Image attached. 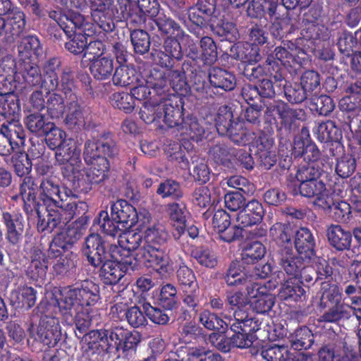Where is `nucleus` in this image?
I'll return each instance as SVG.
<instances>
[{
  "label": "nucleus",
  "instance_id": "nucleus-1",
  "mask_svg": "<svg viewBox=\"0 0 361 361\" xmlns=\"http://www.w3.org/2000/svg\"><path fill=\"white\" fill-rule=\"evenodd\" d=\"M37 186L32 178H25L20 185V192L18 195L11 197V200L17 202L21 200L23 210L27 214L35 212L37 217V229L39 231L51 233L58 226L68 225L80 239L85 233L90 220L89 205L83 200L70 201L66 204L64 209L55 212L49 221L41 219L40 204L37 202L35 190Z\"/></svg>",
  "mask_w": 361,
  "mask_h": 361
},
{
  "label": "nucleus",
  "instance_id": "nucleus-2",
  "mask_svg": "<svg viewBox=\"0 0 361 361\" xmlns=\"http://www.w3.org/2000/svg\"><path fill=\"white\" fill-rule=\"evenodd\" d=\"M88 337L80 361H111L119 350H135L140 342L137 335L120 326L91 330Z\"/></svg>",
  "mask_w": 361,
  "mask_h": 361
},
{
  "label": "nucleus",
  "instance_id": "nucleus-3",
  "mask_svg": "<svg viewBox=\"0 0 361 361\" xmlns=\"http://www.w3.org/2000/svg\"><path fill=\"white\" fill-rule=\"evenodd\" d=\"M178 37H167L164 42L163 50L155 54L157 65L167 70L169 85L173 90H185L186 75L192 78L197 75L200 66L197 64L199 52L195 47L183 57V52Z\"/></svg>",
  "mask_w": 361,
  "mask_h": 361
},
{
  "label": "nucleus",
  "instance_id": "nucleus-4",
  "mask_svg": "<svg viewBox=\"0 0 361 361\" xmlns=\"http://www.w3.org/2000/svg\"><path fill=\"white\" fill-rule=\"evenodd\" d=\"M49 17L55 20L65 34L67 42L66 49L74 55L84 54L87 37L94 33L93 25L86 21L79 13L62 10L51 11Z\"/></svg>",
  "mask_w": 361,
  "mask_h": 361
},
{
  "label": "nucleus",
  "instance_id": "nucleus-5",
  "mask_svg": "<svg viewBox=\"0 0 361 361\" xmlns=\"http://www.w3.org/2000/svg\"><path fill=\"white\" fill-rule=\"evenodd\" d=\"M228 329L233 332L231 336L219 335L216 347L222 353H228L233 348H247L257 339L255 335L259 329L261 322L255 317L235 310L233 317H226Z\"/></svg>",
  "mask_w": 361,
  "mask_h": 361
},
{
  "label": "nucleus",
  "instance_id": "nucleus-6",
  "mask_svg": "<svg viewBox=\"0 0 361 361\" xmlns=\"http://www.w3.org/2000/svg\"><path fill=\"white\" fill-rule=\"evenodd\" d=\"M100 299L99 286L92 280H84L75 287L61 288L56 303L61 314L68 319L72 317V310L75 304L82 308H92Z\"/></svg>",
  "mask_w": 361,
  "mask_h": 361
},
{
  "label": "nucleus",
  "instance_id": "nucleus-7",
  "mask_svg": "<svg viewBox=\"0 0 361 361\" xmlns=\"http://www.w3.org/2000/svg\"><path fill=\"white\" fill-rule=\"evenodd\" d=\"M168 233L159 228H148L145 231V244L141 247L143 255L152 264L159 266V276L166 277L173 271V262L170 255L162 247L168 239Z\"/></svg>",
  "mask_w": 361,
  "mask_h": 361
},
{
  "label": "nucleus",
  "instance_id": "nucleus-8",
  "mask_svg": "<svg viewBox=\"0 0 361 361\" xmlns=\"http://www.w3.org/2000/svg\"><path fill=\"white\" fill-rule=\"evenodd\" d=\"M318 307L320 310H324L320 321L325 323H338L351 316L336 286H330L327 289L322 287Z\"/></svg>",
  "mask_w": 361,
  "mask_h": 361
},
{
  "label": "nucleus",
  "instance_id": "nucleus-9",
  "mask_svg": "<svg viewBox=\"0 0 361 361\" xmlns=\"http://www.w3.org/2000/svg\"><path fill=\"white\" fill-rule=\"evenodd\" d=\"M209 82L196 83L195 90L206 99L214 98L222 94L219 90L230 92L236 86L235 75L231 71L219 67H212L209 71Z\"/></svg>",
  "mask_w": 361,
  "mask_h": 361
},
{
  "label": "nucleus",
  "instance_id": "nucleus-10",
  "mask_svg": "<svg viewBox=\"0 0 361 361\" xmlns=\"http://www.w3.org/2000/svg\"><path fill=\"white\" fill-rule=\"evenodd\" d=\"M188 90L189 85L187 83L185 90H173L175 94H169L166 97L161 98L160 108L162 111V119L168 127H178L185 118L184 105L185 100L188 99L185 94Z\"/></svg>",
  "mask_w": 361,
  "mask_h": 361
},
{
  "label": "nucleus",
  "instance_id": "nucleus-11",
  "mask_svg": "<svg viewBox=\"0 0 361 361\" xmlns=\"http://www.w3.org/2000/svg\"><path fill=\"white\" fill-rule=\"evenodd\" d=\"M118 152L114 135L110 132L102 134L96 141L90 140L85 142L83 159L86 164H92L98 157H114Z\"/></svg>",
  "mask_w": 361,
  "mask_h": 361
},
{
  "label": "nucleus",
  "instance_id": "nucleus-12",
  "mask_svg": "<svg viewBox=\"0 0 361 361\" xmlns=\"http://www.w3.org/2000/svg\"><path fill=\"white\" fill-rule=\"evenodd\" d=\"M39 198L47 212L46 217L41 216V219L45 221H49L51 219V215L55 212H61L60 209H64L67 204L59 185L51 178H44L42 180L39 186Z\"/></svg>",
  "mask_w": 361,
  "mask_h": 361
},
{
  "label": "nucleus",
  "instance_id": "nucleus-13",
  "mask_svg": "<svg viewBox=\"0 0 361 361\" xmlns=\"http://www.w3.org/2000/svg\"><path fill=\"white\" fill-rule=\"evenodd\" d=\"M55 150V164L59 166L63 178H72L74 171L82 164L80 150L71 139Z\"/></svg>",
  "mask_w": 361,
  "mask_h": 361
},
{
  "label": "nucleus",
  "instance_id": "nucleus-14",
  "mask_svg": "<svg viewBox=\"0 0 361 361\" xmlns=\"http://www.w3.org/2000/svg\"><path fill=\"white\" fill-rule=\"evenodd\" d=\"M109 243L99 233H90L82 244L81 252L88 263L94 267H99L106 261Z\"/></svg>",
  "mask_w": 361,
  "mask_h": 361
},
{
  "label": "nucleus",
  "instance_id": "nucleus-15",
  "mask_svg": "<svg viewBox=\"0 0 361 361\" xmlns=\"http://www.w3.org/2000/svg\"><path fill=\"white\" fill-rule=\"evenodd\" d=\"M287 188L288 191L293 195H301L307 198L317 197L318 204H323L326 199L324 196L326 193V188L325 183L315 178L308 180L300 183H296L293 174H290L287 177Z\"/></svg>",
  "mask_w": 361,
  "mask_h": 361
},
{
  "label": "nucleus",
  "instance_id": "nucleus-16",
  "mask_svg": "<svg viewBox=\"0 0 361 361\" xmlns=\"http://www.w3.org/2000/svg\"><path fill=\"white\" fill-rule=\"evenodd\" d=\"M292 155L295 158L303 157L305 162L318 164L322 153L315 142L311 139L309 129L302 127L300 135L295 137Z\"/></svg>",
  "mask_w": 361,
  "mask_h": 361
},
{
  "label": "nucleus",
  "instance_id": "nucleus-17",
  "mask_svg": "<svg viewBox=\"0 0 361 361\" xmlns=\"http://www.w3.org/2000/svg\"><path fill=\"white\" fill-rule=\"evenodd\" d=\"M111 215L117 223L121 224V228L128 230L135 226L138 221L136 209L126 200L120 199L111 203Z\"/></svg>",
  "mask_w": 361,
  "mask_h": 361
},
{
  "label": "nucleus",
  "instance_id": "nucleus-18",
  "mask_svg": "<svg viewBox=\"0 0 361 361\" xmlns=\"http://www.w3.org/2000/svg\"><path fill=\"white\" fill-rule=\"evenodd\" d=\"M37 336L44 345L49 348L55 346L61 336L59 320L54 317L42 316L37 329Z\"/></svg>",
  "mask_w": 361,
  "mask_h": 361
},
{
  "label": "nucleus",
  "instance_id": "nucleus-19",
  "mask_svg": "<svg viewBox=\"0 0 361 361\" xmlns=\"http://www.w3.org/2000/svg\"><path fill=\"white\" fill-rule=\"evenodd\" d=\"M16 78V85H21V88H42V73L35 61H18Z\"/></svg>",
  "mask_w": 361,
  "mask_h": 361
},
{
  "label": "nucleus",
  "instance_id": "nucleus-20",
  "mask_svg": "<svg viewBox=\"0 0 361 361\" xmlns=\"http://www.w3.org/2000/svg\"><path fill=\"white\" fill-rule=\"evenodd\" d=\"M166 212L171 224L174 228L173 237L178 240L185 233L187 215L189 212L185 204H180L177 202L169 203L166 205Z\"/></svg>",
  "mask_w": 361,
  "mask_h": 361
},
{
  "label": "nucleus",
  "instance_id": "nucleus-21",
  "mask_svg": "<svg viewBox=\"0 0 361 361\" xmlns=\"http://www.w3.org/2000/svg\"><path fill=\"white\" fill-rule=\"evenodd\" d=\"M78 98L66 100V116L63 122L72 130L80 131L85 128V107Z\"/></svg>",
  "mask_w": 361,
  "mask_h": 361
},
{
  "label": "nucleus",
  "instance_id": "nucleus-22",
  "mask_svg": "<svg viewBox=\"0 0 361 361\" xmlns=\"http://www.w3.org/2000/svg\"><path fill=\"white\" fill-rule=\"evenodd\" d=\"M2 222L6 229V238L12 245H17L22 239L24 231V219L19 212H3Z\"/></svg>",
  "mask_w": 361,
  "mask_h": 361
},
{
  "label": "nucleus",
  "instance_id": "nucleus-23",
  "mask_svg": "<svg viewBox=\"0 0 361 361\" xmlns=\"http://www.w3.org/2000/svg\"><path fill=\"white\" fill-rule=\"evenodd\" d=\"M293 244L298 254L307 260L316 255V243L312 231L306 227H300L295 231Z\"/></svg>",
  "mask_w": 361,
  "mask_h": 361
},
{
  "label": "nucleus",
  "instance_id": "nucleus-24",
  "mask_svg": "<svg viewBox=\"0 0 361 361\" xmlns=\"http://www.w3.org/2000/svg\"><path fill=\"white\" fill-rule=\"evenodd\" d=\"M264 215L262 204L259 200L252 199L245 202L243 209L239 212L237 221L242 227L252 226L261 223Z\"/></svg>",
  "mask_w": 361,
  "mask_h": 361
},
{
  "label": "nucleus",
  "instance_id": "nucleus-25",
  "mask_svg": "<svg viewBox=\"0 0 361 361\" xmlns=\"http://www.w3.org/2000/svg\"><path fill=\"white\" fill-rule=\"evenodd\" d=\"M61 60L51 57L42 65V88L47 91H56L59 87V74L61 73Z\"/></svg>",
  "mask_w": 361,
  "mask_h": 361
},
{
  "label": "nucleus",
  "instance_id": "nucleus-26",
  "mask_svg": "<svg viewBox=\"0 0 361 361\" xmlns=\"http://www.w3.org/2000/svg\"><path fill=\"white\" fill-rule=\"evenodd\" d=\"M277 258L279 264L288 276L295 279L301 274L306 259L295 254L293 249L277 253Z\"/></svg>",
  "mask_w": 361,
  "mask_h": 361
},
{
  "label": "nucleus",
  "instance_id": "nucleus-27",
  "mask_svg": "<svg viewBox=\"0 0 361 361\" xmlns=\"http://www.w3.org/2000/svg\"><path fill=\"white\" fill-rule=\"evenodd\" d=\"M18 61H35L43 54V48L39 38L35 35L23 37L18 46Z\"/></svg>",
  "mask_w": 361,
  "mask_h": 361
},
{
  "label": "nucleus",
  "instance_id": "nucleus-28",
  "mask_svg": "<svg viewBox=\"0 0 361 361\" xmlns=\"http://www.w3.org/2000/svg\"><path fill=\"white\" fill-rule=\"evenodd\" d=\"M46 255L39 248L34 247L30 251V262L26 268V276L33 281L44 279L48 268Z\"/></svg>",
  "mask_w": 361,
  "mask_h": 361
},
{
  "label": "nucleus",
  "instance_id": "nucleus-29",
  "mask_svg": "<svg viewBox=\"0 0 361 361\" xmlns=\"http://www.w3.org/2000/svg\"><path fill=\"white\" fill-rule=\"evenodd\" d=\"M270 235L279 247L277 253L293 250V237L295 231L289 224L277 222L270 228Z\"/></svg>",
  "mask_w": 361,
  "mask_h": 361
},
{
  "label": "nucleus",
  "instance_id": "nucleus-30",
  "mask_svg": "<svg viewBox=\"0 0 361 361\" xmlns=\"http://www.w3.org/2000/svg\"><path fill=\"white\" fill-rule=\"evenodd\" d=\"M329 245L337 251L350 250L351 247L352 232L344 229L340 225H331L326 231Z\"/></svg>",
  "mask_w": 361,
  "mask_h": 361
},
{
  "label": "nucleus",
  "instance_id": "nucleus-31",
  "mask_svg": "<svg viewBox=\"0 0 361 361\" xmlns=\"http://www.w3.org/2000/svg\"><path fill=\"white\" fill-rule=\"evenodd\" d=\"M37 291L35 288L27 286L18 287L11 291L10 294L11 304L16 309L27 310L34 307L36 303Z\"/></svg>",
  "mask_w": 361,
  "mask_h": 361
},
{
  "label": "nucleus",
  "instance_id": "nucleus-32",
  "mask_svg": "<svg viewBox=\"0 0 361 361\" xmlns=\"http://www.w3.org/2000/svg\"><path fill=\"white\" fill-rule=\"evenodd\" d=\"M18 64L11 56H6L0 61V90L16 85Z\"/></svg>",
  "mask_w": 361,
  "mask_h": 361
},
{
  "label": "nucleus",
  "instance_id": "nucleus-33",
  "mask_svg": "<svg viewBox=\"0 0 361 361\" xmlns=\"http://www.w3.org/2000/svg\"><path fill=\"white\" fill-rule=\"evenodd\" d=\"M153 22L157 25L158 31L161 35L167 37L173 36L181 39L185 36H188L178 23L164 13L158 14L155 16Z\"/></svg>",
  "mask_w": 361,
  "mask_h": 361
},
{
  "label": "nucleus",
  "instance_id": "nucleus-34",
  "mask_svg": "<svg viewBox=\"0 0 361 361\" xmlns=\"http://www.w3.org/2000/svg\"><path fill=\"white\" fill-rule=\"evenodd\" d=\"M118 261L109 260L104 262L99 267V277L105 285H116L125 276Z\"/></svg>",
  "mask_w": 361,
  "mask_h": 361
},
{
  "label": "nucleus",
  "instance_id": "nucleus-35",
  "mask_svg": "<svg viewBox=\"0 0 361 361\" xmlns=\"http://www.w3.org/2000/svg\"><path fill=\"white\" fill-rule=\"evenodd\" d=\"M9 11L6 16L7 23L9 26V35L7 37V41L13 42L20 36L25 28L26 20L25 14L20 8L16 5Z\"/></svg>",
  "mask_w": 361,
  "mask_h": 361
},
{
  "label": "nucleus",
  "instance_id": "nucleus-36",
  "mask_svg": "<svg viewBox=\"0 0 361 361\" xmlns=\"http://www.w3.org/2000/svg\"><path fill=\"white\" fill-rule=\"evenodd\" d=\"M141 78L133 66L121 65L116 68L112 81L116 86L127 87L139 83Z\"/></svg>",
  "mask_w": 361,
  "mask_h": 361
},
{
  "label": "nucleus",
  "instance_id": "nucleus-37",
  "mask_svg": "<svg viewBox=\"0 0 361 361\" xmlns=\"http://www.w3.org/2000/svg\"><path fill=\"white\" fill-rule=\"evenodd\" d=\"M17 85L8 87H3L0 90V107L3 109L5 114L13 116H18L20 114L21 108L18 96L15 93Z\"/></svg>",
  "mask_w": 361,
  "mask_h": 361
},
{
  "label": "nucleus",
  "instance_id": "nucleus-38",
  "mask_svg": "<svg viewBox=\"0 0 361 361\" xmlns=\"http://www.w3.org/2000/svg\"><path fill=\"white\" fill-rule=\"evenodd\" d=\"M90 71L94 79L105 80L109 79L114 69V61L111 56L90 59Z\"/></svg>",
  "mask_w": 361,
  "mask_h": 361
},
{
  "label": "nucleus",
  "instance_id": "nucleus-39",
  "mask_svg": "<svg viewBox=\"0 0 361 361\" xmlns=\"http://www.w3.org/2000/svg\"><path fill=\"white\" fill-rule=\"evenodd\" d=\"M118 18L126 21V25L130 31L145 25L147 16L139 8V6L130 4L118 13Z\"/></svg>",
  "mask_w": 361,
  "mask_h": 361
},
{
  "label": "nucleus",
  "instance_id": "nucleus-40",
  "mask_svg": "<svg viewBox=\"0 0 361 361\" xmlns=\"http://www.w3.org/2000/svg\"><path fill=\"white\" fill-rule=\"evenodd\" d=\"M223 136H227L233 142L238 145H247L255 138L254 133L247 130L244 121L240 120L235 121Z\"/></svg>",
  "mask_w": 361,
  "mask_h": 361
},
{
  "label": "nucleus",
  "instance_id": "nucleus-41",
  "mask_svg": "<svg viewBox=\"0 0 361 361\" xmlns=\"http://www.w3.org/2000/svg\"><path fill=\"white\" fill-rule=\"evenodd\" d=\"M320 206L324 209H329L331 217L337 222L348 223L351 217V207L345 201L335 203L331 198L327 197Z\"/></svg>",
  "mask_w": 361,
  "mask_h": 361
},
{
  "label": "nucleus",
  "instance_id": "nucleus-42",
  "mask_svg": "<svg viewBox=\"0 0 361 361\" xmlns=\"http://www.w3.org/2000/svg\"><path fill=\"white\" fill-rule=\"evenodd\" d=\"M1 133L7 136L18 147L24 146L25 142V131L19 120L13 118L6 119L2 123Z\"/></svg>",
  "mask_w": 361,
  "mask_h": 361
},
{
  "label": "nucleus",
  "instance_id": "nucleus-43",
  "mask_svg": "<svg viewBox=\"0 0 361 361\" xmlns=\"http://www.w3.org/2000/svg\"><path fill=\"white\" fill-rule=\"evenodd\" d=\"M288 339L291 347L298 353L310 348L314 341L312 331L305 326L296 329L290 334Z\"/></svg>",
  "mask_w": 361,
  "mask_h": 361
},
{
  "label": "nucleus",
  "instance_id": "nucleus-44",
  "mask_svg": "<svg viewBox=\"0 0 361 361\" xmlns=\"http://www.w3.org/2000/svg\"><path fill=\"white\" fill-rule=\"evenodd\" d=\"M46 94L45 109L47 115L52 119L63 118L66 108L63 97L56 91H47Z\"/></svg>",
  "mask_w": 361,
  "mask_h": 361
},
{
  "label": "nucleus",
  "instance_id": "nucleus-45",
  "mask_svg": "<svg viewBox=\"0 0 361 361\" xmlns=\"http://www.w3.org/2000/svg\"><path fill=\"white\" fill-rule=\"evenodd\" d=\"M314 133L317 140L324 143L337 142L342 137L341 129L331 120L319 123Z\"/></svg>",
  "mask_w": 361,
  "mask_h": 361
},
{
  "label": "nucleus",
  "instance_id": "nucleus-46",
  "mask_svg": "<svg viewBox=\"0 0 361 361\" xmlns=\"http://www.w3.org/2000/svg\"><path fill=\"white\" fill-rule=\"evenodd\" d=\"M97 311V309L94 310L93 308H82L80 311H78L75 314L74 319L73 317H68V319L67 317H63L66 321H68L69 319H71V322L74 321L76 330L80 334L86 336V341L87 343L89 341L88 334L91 331H89V329L94 320L93 313Z\"/></svg>",
  "mask_w": 361,
  "mask_h": 361
},
{
  "label": "nucleus",
  "instance_id": "nucleus-47",
  "mask_svg": "<svg viewBox=\"0 0 361 361\" xmlns=\"http://www.w3.org/2000/svg\"><path fill=\"white\" fill-rule=\"evenodd\" d=\"M144 250L142 248L138 250L135 255H128L126 257L118 261L122 266L121 268L124 271L125 274L129 271L138 270L142 265L148 268H152L157 274H159L158 270L159 266L152 264L147 258L142 255Z\"/></svg>",
  "mask_w": 361,
  "mask_h": 361
},
{
  "label": "nucleus",
  "instance_id": "nucleus-48",
  "mask_svg": "<svg viewBox=\"0 0 361 361\" xmlns=\"http://www.w3.org/2000/svg\"><path fill=\"white\" fill-rule=\"evenodd\" d=\"M279 295L285 301L298 302L305 300L306 291L300 282L289 279L281 287Z\"/></svg>",
  "mask_w": 361,
  "mask_h": 361
},
{
  "label": "nucleus",
  "instance_id": "nucleus-49",
  "mask_svg": "<svg viewBox=\"0 0 361 361\" xmlns=\"http://www.w3.org/2000/svg\"><path fill=\"white\" fill-rule=\"evenodd\" d=\"M156 193L162 199L170 198L175 202L179 201L184 195L180 183L173 178H167L161 181L158 185Z\"/></svg>",
  "mask_w": 361,
  "mask_h": 361
},
{
  "label": "nucleus",
  "instance_id": "nucleus-50",
  "mask_svg": "<svg viewBox=\"0 0 361 361\" xmlns=\"http://www.w3.org/2000/svg\"><path fill=\"white\" fill-rule=\"evenodd\" d=\"M94 225L98 224L102 232L107 235L115 237L121 232L126 231L121 228V224L110 216L106 210H102L93 221Z\"/></svg>",
  "mask_w": 361,
  "mask_h": 361
},
{
  "label": "nucleus",
  "instance_id": "nucleus-51",
  "mask_svg": "<svg viewBox=\"0 0 361 361\" xmlns=\"http://www.w3.org/2000/svg\"><path fill=\"white\" fill-rule=\"evenodd\" d=\"M190 256L200 266L208 269L214 268L218 263L216 254L206 245L193 247L190 251Z\"/></svg>",
  "mask_w": 361,
  "mask_h": 361
},
{
  "label": "nucleus",
  "instance_id": "nucleus-52",
  "mask_svg": "<svg viewBox=\"0 0 361 361\" xmlns=\"http://www.w3.org/2000/svg\"><path fill=\"white\" fill-rule=\"evenodd\" d=\"M268 112H276L281 119V125L288 131L298 116L296 109H291L287 103L282 101L269 105Z\"/></svg>",
  "mask_w": 361,
  "mask_h": 361
},
{
  "label": "nucleus",
  "instance_id": "nucleus-53",
  "mask_svg": "<svg viewBox=\"0 0 361 361\" xmlns=\"http://www.w3.org/2000/svg\"><path fill=\"white\" fill-rule=\"evenodd\" d=\"M265 253L266 248L259 241L246 242L242 250V262L255 264L264 257Z\"/></svg>",
  "mask_w": 361,
  "mask_h": 361
},
{
  "label": "nucleus",
  "instance_id": "nucleus-54",
  "mask_svg": "<svg viewBox=\"0 0 361 361\" xmlns=\"http://www.w3.org/2000/svg\"><path fill=\"white\" fill-rule=\"evenodd\" d=\"M51 121H48L41 113H32L24 119V123L28 130L37 137H42L49 128Z\"/></svg>",
  "mask_w": 361,
  "mask_h": 361
},
{
  "label": "nucleus",
  "instance_id": "nucleus-55",
  "mask_svg": "<svg viewBox=\"0 0 361 361\" xmlns=\"http://www.w3.org/2000/svg\"><path fill=\"white\" fill-rule=\"evenodd\" d=\"M157 304L169 311L176 310L178 305L176 287L171 283L163 285L157 299Z\"/></svg>",
  "mask_w": 361,
  "mask_h": 361
},
{
  "label": "nucleus",
  "instance_id": "nucleus-56",
  "mask_svg": "<svg viewBox=\"0 0 361 361\" xmlns=\"http://www.w3.org/2000/svg\"><path fill=\"white\" fill-rule=\"evenodd\" d=\"M142 309L149 320L159 326H166L170 323L171 317L167 313L169 310H165L157 305H152L149 302L142 304Z\"/></svg>",
  "mask_w": 361,
  "mask_h": 361
},
{
  "label": "nucleus",
  "instance_id": "nucleus-57",
  "mask_svg": "<svg viewBox=\"0 0 361 361\" xmlns=\"http://www.w3.org/2000/svg\"><path fill=\"white\" fill-rule=\"evenodd\" d=\"M139 117L147 125L159 123L162 119L160 101L159 102H154L150 100L145 101L140 109Z\"/></svg>",
  "mask_w": 361,
  "mask_h": 361
},
{
  "label": "nucleus",
  "instance_id": "nucleus-58",
  "mask_svg": "<svg viewBox=\"0 0 361 361\" xmlns=\"http://www.w3.org/2000/svg\"><path fill=\"white\" fill-rule=\"evenodd\" d=\"M181 300L183 304L182 307L183 315L188 314V310L197 314L200 309V286L181 290Z\"/></svg>",
  "mask_w": 361,
  "mask_h": 361
},
{
  "label": "nucleus",
  "instance_id": "nucleus-59",
  "mask_svg": "<svg viewBox=\"0 0 361 361\" xmlns=\"http://www.w3.org/2000/svg\"><path fill=\"white\" fill-rule=\"evenodd\" d=\"M46 131L45 135L42 137H44L47 145L51 150H55L69 142V139H66V133L53 122L50 123Z\"/></svg>",
  "mask_w": 361,
  "mask_h": 361
},
{
  "label": "nucleus",
  "instance_id": "nucleus-60",
  "mask_svg": "<svg viewBox=\"0 0 361 361\" xmlns=\"http://www.w3.org/2000/svg\"><path fill=\"white\" fill-rule=\"evenodd\" d=\"M284 96L287 101L293 104H301L307 99V92L304 87L298 82L284 80Z\"/></svg>",
  "mask_w": 361,
  "mask_h": 361
},
{
  "label": "nucleus",
  "instance_id": "nucleus-61",
  "mask_svg": "<svg viewBox=\"0 0 361 361\" xmlns=\"http://www.w3.org/2000/svg\"><path fill=\"white\" fill-rule=\"evenodd\" d=\"M244 268L242 262L239 261H233L224 276L225 282L229 286H237L239 285L246 284L247 277L243 271Z\"/></svg>",
  "mask_w": 361,
  "mask_h": 361
},
{
  "label": "nucleus",
  "instance_id": "nucleus-62",
  "mask_svg": "<svg viewBox=\"0 0 361 361\" xmlns=\"http://www.w3.org/2000/svg\"><path fill=\"white\" fill-rule=\"evenodd\" d=\"M200 322L209 330H216L226 333L228 330V320H224L215 313L204 310L200 314Z\"/></svg>",
  "mask_w": 361,
  "mask_h": 361
},
{
  "label": "nucleus",
  "instance_id": "nucleus-63",
  "mask_svg": "<svg viewBox=\"0 0 361 361\" xmlns=\"http://www.w3.org/2000/svg\"><path fill=\"white\" fill-rule=\"evenodd\" d=\"M131 44L137 54L147 53L150 47V37L147 32L142 29H133L130 31Z\"/></svg>",
  "mask_w": 361,
  "mask_h": 361
},
{
  "label": "nucleus",
  "instance_id": "nucleus-64",
  "mask_svg": "<svg viewBox=\"0 0 361 361\" xmlns=\"http://www.w3.org/2000/svg\"><path fill=\"white\" fill-rule=\"evenodd\" d=\"M260 355L267 361H287L290 360V352L287 346L267 345L262 346Z\"/></svg>",
  "mask_w": 361,
  "mask_h": 361
}]
</instances>
